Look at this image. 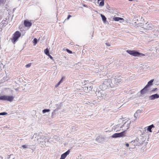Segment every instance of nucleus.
<instances>
[{"label":"nucleus","instance_id":"1","mask_svg":"<svg viewBox=\"0 0 159 159\" xmlns=\"http://www.w3.org/2000/svg\"><path fill=\"white\" fill-rule=\"evenodd\" d=\"M144 141V138H136L134 140L132 141L130 143V147L129 148V149H134L136 146L141 145L143 143Z\"/></svg>","mask_w":159,"mask_h":159},{"label":"nucleus","instance_id":"6","mask_svg":"<svg viewBox=\"0 0 159 159\" xmlns=\"http://www.w3.org/2000/svg\"><path fill=\"white\" fill-rule=\"evenodd\" d=\"M130 125V123L129 122H126L121 126L122 130L125 131L127 130L129 128Z\"/></svg>","mask_w":159,"mask_h":159},{"label":"nucleus","instance_id":"17","mask_svg":"<svg viewBox=\"0 0 159 159\" xmlns=\"http://www.w3.org/2000/svg\"><path fill=\"white\" fill-rule=\"evenodd\" d=\"M113 20L116 21H119L120 20H124L123 18L118 17H114L113 18Z\"/></svg>","mask_w":159,"mask_h":159},{"label":"nucleus","instance_id":"18","mask_svg":"<svg viewBox=\"0 0 159 159\" xmlns=\"http://www.w3.org/2000/svg\"><path fill=\"white\" fill-rule=\"evenodd\" d=\"M44 52L48 56L49 54V51L47 48L44 49Z\"/></svg>","mask_w":159,"mask_h":159},{"label":"nucleus","instance_id":"5","mask_svg":"<svg viewBox=\"0 0 159 159\" xmlns=\"http://www.w3.org/2000/svg\"><path fill=\"white\" fill-rule=\"evenodd\" d=\"M14 97L11 96L2 95L0 96V100L4 101H7L9 102L12 101Z\"/></svg>","mask_w":159,"mask_h":159},{"label":"nucleus","instance_id":"21","mask_svg":"<svg viewBox=\"0 0 159 159\" xmlns=\"http://www.w3.org/2000/svg\"><path fill=\"white\" fill-rule=\"evenodd\" d=\"M147 127V130H148V131H149L151 132H152V131L151 130L152 128H151L150 127V126H149L147 127Z\"/></svg>","mask_w":159,"mask_h":159},{"label":"nucleus","instance_id":"40","mask_svg":"<svg viewBox=\"0 0 159 159\" xmlns=\"http://www.w3.org/2000/svg\"><path fill=\"white\" fill-rule=\"evenodd\" d=\"M101 97H103V96H102V94H101Z\"/></svg>","mask_w":159,"mask_h":159},{"label":"nucleus","instance_id":"24","mask_svg":"<svg viewBox=\"0 0 159 159\" xmlns=\"http://www.w3.org/2000/svg\"><path fill=\"white\" fill-rule=\"evenodd\" d=\"M136 112L138 114H139L142 112V111L140 110H138Z\"/></svg>","mask_w":159,"mask_h":159},{"label":"nucleus","instance_id":"25","mask_svg":"<svg viewBox=\"0 0 159 159\" xmlns=\"http://www.w3.org/2000/svg\"><path fill=\"white\" fill-rule=\"evenodd\" d=\"M134 117L136 118H137L139 116V114L137 113L136 112H135V113H134Z\"/></svg>","mask_w":159,"mask_h":159},{"label":"nucleus","instance_id":"29","mask_svg":"<svg viewBox=\"0 0 159 159\" xmlns=\"http://www.w3.org/2000/svg\"><path fill=\"white\" fill-rule=\"evenodd\" d=\"M71 16H71L70 15H68L67 18H66V20H68L71 17Z\"/></svg>","mask_w":159,"mask_h":159},{"label":"nucleus","instance_id":"36","mask_svg":"<svg viewBox=\"0 0 159 159\" xmlns=\"http://www.w3.org/2000/svg\"><path fill=\"white\" fill-rule=\"evenodd\" d=\"M157 89V88H155V89H154L152 90V91H155V90H156V89Z\"/></svg>","mask_w":159,"mask_h":159},{"label":"nucleus","instance_id":"2","mask_svg":"<svg viewBox=\"0 0 159 159\" xmlns=\"http://www.w3.org/2000/svg\"><path fill=\"white\" fill-rule=\"evenodd\" d=\"M112 83L111 79H105L103 81V83L101 86L102 88V90H104L108 88L111 87V84Z\"/></svg>","mask_w":159,"mask_h":159},{"label":"nucleus","instance_id":"42","mask_svg":"<svg viewBox=\"0 0 159 159\" xmlns=\"http://www.w3.org/2000/svg\"><path fill=\"white\" fill-rule=\"evenodd\" d=\"M158 51H159V49L158 50Z\"/></svg>","mask_w":159,"mask_h":159},{"label":"nucleus","instance_id":"38","mask_svg":"<svg viewBox=\"0 0 159 159\" xmlns=\"http://www.w3.org/2000/svg\"><path fill=\"white\" fill-rule=\"evenodd\" d=\"M86 5H84V6H85L86 7Z\"/></svg>","mask_w":159,"mask_h":159},{"label":"nucleus","instance_id":"39","mask_svg":"<svg viewBox=\"0 0 159 159\" xmlns=\"http://www.w3.org/2000/svg\"><path fill=\"white\" fill-rule=\"evenodd\" d=\"M159 133V129L158 132H157V133Z\"/></svg>","mask_w":159,"mask_h":159},{"label":"nucleus","instance_id":"35","mask_svg":"<svg viewBox=\"0 0 159 159\" xmlns=\"http://www.w3.org/2000/svg\"><path fill=\"white\" fill-rule=\"evenodd\" d=\"M150 126V127L151 128H152L154 127V126L152 124L150 125L149 126Z\"/></svg>","mask_w":159,"mask_h":159},{"label":"nucleus","instance_id":"13","mask_svg":"<svg viewBox=\"0 0 159 159\" xmlns=\"http://www.w3.org/2000/svg\"><path fill=\"white\" fill-rule=\"evenodd\" d=\"M146 130L147 127H145L143 128H141V129L140 130V131L141 133L143 135L147 133Z\"/></svg>","mask_w":159,"mask_h":159},{"label":"nucleus","instance_id":"32","mask_svg":"<svg viewBox=\"0 0 159 159\" xmlns=\"http://www.w3.org/2000/svg\"><path fill=\"white\" fill-rule=\"evenodd\" d=\"M48 56L52 60L53 59L52 57L50 54L48 55Z\"/></svg>","mask_w":159,"mask_h":159},{"label":"nucleus","instance_id":"8","mask_svg":"<svg viewBox=\"0 0 159 159\" xmlns=\"http://www.w3.org/2000/svg\"><path fill=\"white\" fill-rule=\"evenodd\" d=\"M150 100H154L156 99L159 98V95L157 94H155L150 96L149 97Z\"/></svg>","mask_w":159,"mask_h":159},{"label":"nucleus","instance_id":"4","mask_svg":"<svg viewBox=\"0 0 159 159\" xmlns=\"http://www.w3.org/2000/svg\"><path fill=\"white\" fill-rule=\"evenodd\" d=\"M126 52L130 55L134 57H141L145 56V54L135 51L127 50Z\"/></svg>","mask_w":159,"mask_h":159},{"label":"nucleus","instance_id":"31","mask_svg":"<svg viewBox=\"0 0 159 159\" xmlns=\"http://www.w3.org/2000/svg\"><path fill=\"white\" fill-rule=\"evenodd\" d=\"M61 83V82H60V81L57 83V84L56 85L55 87H57V86H58Z\"/></svg>","mask_w":159,"mask_h":159},{"label":"nucleus","instance_id":"27","mask_svg":"<svg viewBox=\"0 0 159 159\" xmlns=\"http://www.w3.org/2000/svg\"><path fill=\"white\" fill-rule=\"evenodd\" d=\"M7 114V113L5 112H3L0 113V115H4Z\"/></svg>","mask_w":159,"mask_h":159},{"label":"nucleus","instance_id":"20","mask_svg":"<svg viewBox=\"0 0 159 159\" xmlns=\"http://www.w3.org/2000/svg\"><path fill=\"white\" fill-rule=\"evenodd\" d=\"M33 43H34V45H35L37 43V40L36 38H34L33 40Z\"/></svg>","mask_w":159,"mask_h":159},{"label":"nucleus","instance_id":"7","mask_svg":"<svg viewBox=\"0 0 159 159\" xmlns=\"http://www.w3.org/2000/svg\"><path fill=\"white\" fill-rule=\"evenodd\" d=\"M125 134V132H122L119 133H115L112 136V137L113 138H116L120 137H122Z\"/></svg>","mask_w":159,"mask_h":159},{"label":"nucleus","instance_id":"10","mask_svg":"<svg viewBox=\"0 0 159 159\" xmlns=\"http://www.w3.org/2000/svg\"><path fill=\"white\" fill-rule=\"evenodd\" d=\"M24 25L25 27L30 28L31 26L32 23L28 20H25L24 21Z\"/></svg>","mask_w":159,"mask_h":159},{"label":"nucleus","instance_id":"41","mask_svg":"<svg viewBox=\"0 0 159 159\" xmlns=\"http://www.w3.org/2000/svg\"><path fill=\"white\" fill-rule=\"evenodd\" d=\"M99 1V0H98V2Z\"/></svg>","mask_w":159,"mask_h":159},{"label":"nucleus","instance_id":"22","mask_svg":"<svg viewBox=\"0 0 159 159\" xmlns=\"http://www.w3.org/2000/svg\"><path fill=\"white\" fill-rule=\"evenodd\" d=\"M50 110L49 109H44L43 110V113H46V112H48Z\"/></svg>","mask_w":159,"mask_h":159},{"label":"nucleus","instance_id":"9","mask_svg":"<svg viewBox=\"0 0 159 159\" xmlns=\"http://www.w3.org/2000/svg\"><path fill=\"white\" fill-rule=\"evenodd\" d=\"M149 90V88L146 86L143 89L141 90V94H144L146 93Z\"/></svg>","mask_w":159,"mask_h":159},{"label":"nucleus","instance_id":"11","mask_svg":"<svg viewBox=\"0 0 159 159\" xmlns=\"http://www.w3.org/2000/svg\"><path fill=\"white\" fill-rule=\"evenodd\" d=\"M70 152V150H68L65 153L61 155L60 159H65L66 156L68 155Z\"/></svg>","mask_w":159,"mask_h":159},{"label":"nucleus","instance_id":"15","mask_svg":"<svg viewBox=\"0 0 159 159\" xmlns=\"http://www.w3.org/2000/svg\"><path fill=\"white\" fill-rule=\"evenodd\" d=\"M153 81V79L151 80L148 82V84L146 86H147V87H148V88H149L150 86H151L152 85V83Z\"/></svg>","mask_w":159,"mask_h":159},{"label":"nucleus","instance_id":"34","mask_svg":"<svg viewBox=\"0 0 159 159\" xmlns=\"http://www.w3.org/2000/svg\"><path fill=\"white\" fill-rule=\"evenodd\" d=\"M22 147L24 148H27V146L25 145H23L22 146Z\"/></svg>","mask_w":159,"mask_h":159},{"label":"nucleus","instance_id":"37","mask_svg":"<svg viewBox=\"0 0 159 159\" xmlns=\"http://www.w3.org/2000/svg\"><path fill=\"white\" fill-rule=\"evenodd\" d=\"M129 1H132L133 0H128Z\"/></svg>","mask_w":159,"mask_h":159},{"label":"nucleus","instance_id":"30","mask_svg":"<svg viewBox=\"0 0 159 159\" xmlns=\"http://www.w3.org/2000/svg\"><path fill=\"white\" fill-rule=\"evenodd\" d=\"M65 79V77H62L61 78V80H60L59 81H60V82H61V83L62 82V81H63V79Z\"/></svg>","mask_w":159,"mask_h":159},{"label":"nucleus","instance_id":"26","mask_svg":"<svg viewBox=\"0 0 159 159\" xmlns=\"http://www.w3.org/2000/svg\"><path fill=\"white\" fill-rule=\"evenodd\" d=\"M66 51L68 52L69 53H70V54H71L72 53V52L70 50H69V49H66Z\"/></svg>","mask_w":159,"mask_h":159},{"label":"nucleus","instance_id":"12","mask_svg":"<svg viewBox=\"0 0 159 159\" xmlns=\"http://www.w3.org/2000/svg\"><path fill=\"white\" fill-rule=\"evenodd\" d=\"M119 77L118 76H116L115 78L113 77H111V81L113 80H114V83L115 84L119 83L120 82V80L118 79Z\"/></svg>","mask_w":159,"mask_h":159},{"label":"nucleus","instance_id":"28","mask_svg":"<svg viewBox=\"0 0 159 159\" xmlns=\"http://www.w3.org/2000/svg\"><path fill=\"white\" fill-rule=\"evenodd\" d=\"M106 45L108 46H110L111 45V43H105Z\"/></svg>","mask_w":159,"mask_h":159},{"label":"nucleus","instance_id":"19","mask_svg":"<svg viewBox=\"0 0 159 159\" xmlns=\"http://www.w3.org/2000/svg\"><path fill=\"white\" fill-rule=\"evenodd\" d=\"M100 6H103L104 5V0H100Z\"/></svg>","mask_w":159,"mask_h":159},{"label":"nucleus","instance_id":"23","mask_svg":"<svg viewBox=\"0 0 159 159\" xmlns=\"http://www.w3.org/2000/svg\"><path fill=\"white\" fill-rule=\"evenodd\" d=\"M31 63H29V64H27L25 66L26 68H29L31 66Z\"/></svg>","mask_w":159,"mask_h":159},{"label":"nucleus","instance_id":"3","mask_svg":"<svg viewBox=\"0 0 159 159\" xmlns=\"http://www.w3.org/2000/svg\"><path fill=\"white\" fill-rule=\"evenodd\" d=\"M21 35V34L19 31H16L14 33L11 39V41L13 44L16 43Z\"/></svg>","mask_w":159,"mask_h":159},{"label":"nucleus","instance_id":"14","mask_svg":"<svg viewBox=\"0 0 159 159\" xmlns=\"http://www.w3.org/2000/svg\"><path fill=\"white\" fill-rule=\"evenodd\" d=\"M100 16H101L103 22L105 23H106V22L107 21L106 18L105 16L102 14H100Z\"/></svg>","mask_w":159,"mask_h":159},{"label":"nucleus","instance_id":"16","mask_svg":"<svg viewBox=\"0 0 159 159\" xmlns=\"http://www.w3.org/2000/svg\"><path fill=\"white\" fill-rule=\"evenodd\" d=\"M152 25L151 24H148L145 28L147 30L151 29L152 28Z\"/></svg>","mask_w":159,"mask_h":159},{"label":"nucleus","instance_id":"33","mask_svg":"<svg viewBox=\"0 0 159 159\" xmlns=\"http://www.w3.org/2000/svg\"><path fill=\"white\" fill-rule=\"evenodd\" d=\"M125 145L127 147H128L129 146V144L128 143H125Z\"/></svg>","mask_w":159,"mask_h":159}]
</instances>
